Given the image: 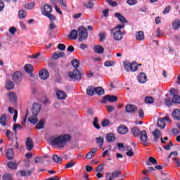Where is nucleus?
Listing matches in <instances>:
<instances>
[{
  "label": "nucleus",
  "mask_w": 180,
  "mask_h": 180,
  "mask_svg": "<svg viewBox=\"0 0 180 180\" xmlns=\"http://www.w3.org/2000/svg\"><path fill=\"white\" fill-rule=\"evenodd\" d=\"M71 136L70 135H64L60 136L57 138L51 139V143L53 146H56L57 148H64L67 143V142L70 141Z\"/></svg>",
  "instance_id": "nucleus-1"
},
{
  "label": "nucleus",
  "mask_w": 180,
  "mask_h": 180,
  "mask_svg": "<svg viewBox=\"0 0 180 180\" xmlns=\"http://www.w3.org/2000/svg\"><path fill=\"white\" fill-rule=\"evenodd\" d=\"M72 66H73L75 69L73 72H70L68 73V76L72 79L79 80L81 79V74L77 68H79V62L77 60H73L71 61Z\"/></svg>",
  "instance_id": "nucleus-2"
},
{
  "label": "nucleus",
  "mask_w": 180,
  "mask_h": 180,
  "mask_svg": "<svg viewBox=\"0 0 180 180\" xmlns=\"http://www.w3.org/2000/svg\"><path fill=\"white\" fill-rule=\"evenodd\" d=\"M124 27V25H118L111 30L112 32L113 39L115 41H121L123 39L124 34L122 32L121 30Z\"/></svg>",
  "instance_id": "nucleus-3"
},
{
  "label": "nucleus",
  "mask_w": 180,
  "mask_h": 180,
  "mask_svg": "<svg viewBox=\"0 0 180 180\" xmlns=\"http://www.w3.org/2000/svg\"><path fill=\"white\" fill-rule=\"evenodd\" d=\"M78 40L79 41H82L88 37V33L86 28L81 27L78 29Z\"/></svg>",
  "instance_id": "nucleus-4"
},
{
  "label": "nucleus",
  "mask_w": 180,
  "mask_h": 180,
  "mask_svg": "<svg viewBox=\"0 0 180 180\" xmlns=\"http://www.w3.org/2000/svg\"><path fill=\"white\" fill-rule=\"evenodd\" d=\"M121 175L120 170H115L112 172H106L105 173V179L106 180H115V179L117 178Z\"/></svg>",
  "instance_id": "nucleus-5"
},
{
  "label": "nucleus",
  "mask_w": 180,
  "mask_h": 180,
  "mask_svg": "<svg viewBox=\"0 0 180 180\" xmlns=\"http://www.w3.org/2000/svg\"><path fill=\"white\" fill-rule=\"evenodd\" d=\"M165 121L167 122H172L171 119L169 117L168 115L164 117L163 118L158 119L157 124L160 127V129H165L166 127Z\"/></svg>",
  "instance_id": "nucleus-6"
},
{
  "label": "nucleus",
  "mask_w": 180,
  "mask_h": 180,
  "mask_svg": "<svg viewBox=\"0 0 180 180\" xmlns=\"http://www.w3.org/2000/svg\"><path fill=\"white\" fill-rule=\"evenodd\" d=\"M41 110V105L39 103H34L32 108V115L37 116Z\"/></svg>",
  "instance_id": "nucleus-7"
},
{
  "label": "nucleus",
  "mask_w": 180,
  "mask_h": 180,
  "mask_svg": "<svg viewBox=\"0 0 180 180\" xmlns=\"http://www.w3.org/2000/svg\"><path fill=\"white\" fill-rule=\"evenodd\" d=\"M22 75L20 72H16L15 73H13V79L17 84L20 83L22 81Z\"/></svg>",
  "instance_id": "nucleus-8"
},
{
  "label": "nucleus",
  "mask_w": 180,
  "mask_h": 180,
  "mask_svg": "<svg viewBox=\"0 0 180 180\" xmlns=\"http://www.w3.org/2000/svg\"><path fill=\"white\" fill-rule=\"evenodd\" d=\"M51 12L52 7L51 5L46 4L43 6V8L41 9V13L43 15H48Z\"/></svg>",
  "instance_id": "nucleus-9"
},
{
  "label": "nucleus",
  "mask_w": 180,
  "mask_h": 180,
  "mask_svg": "<svg viewBox=\"0 0 180 180\" xmlns=\"http://www.w3.org/2000/svg\"><path fill=\"white\" fill-rule=\"evenodd\" d=\"M39 77L42 80H46V79H48L49 77V71L46 70V69H41L39 71Z\"/></svg>",
  "instance_id": "nucleus-10"
},
{
  "label": "nucleus",
  "mask_w": 180,
  "mask_h": 180,
  "mask_svg": "<svg viewBox=\"0 0 180 180\" xmlns=\"http://www.w3.org/2000/svg\"><path fill=\"white\" fill-rule=\"evenodd\" d=\"M32 174L31 170H18L17 176L20 177L29 176Z\"/></svg>",
  "instance_id": "nucleus-11"
},
{
  "label": "nucleus",
  "mask_w": 180,
  "mask_h": 180,
  "mask_svg": "<svg viewBox=\"0 0 180 180\" xmlns=\"http://www.w3.org/2000/svg\"><path fill=\"white\" fill-rule=\"evenodd\" d=\"M137 79L140 84H145L147 82V76L146 73H143V72L139 73Z\"/></svg>",
  "instance_id": "nucleus-12"
},
{
  "label": "nucleus",
  "mask_w": 180,
  "mask_h": 180,
  "mask_svg": "<svg viewBox=\"0 0 180 180\" xmlns=\"http://www.w3.org/2000/svg\"><path fill=\"white\" fill-rule=\"evenodd\" d=\"M139 136L140 138L141 141L142 142H146L148 140V136L147 135L146 131L145 130L141 131Z\"/></svg>",
  "instance_id": "nucleus-13"
},
{
  "label": "nucleus",
  "mask_w": 180,
  "mask_h": 180,
  "mask_svg": "<svg viewBox=\"0 0 180 180\" xmlns=\"http://www.w3.org/2000/svg\"><path fill=\"white\" fill-rule=\"evenodd\" d=\"M105 101H108L109 103H115L117 101V97L115 96H110V95H106L103 98Z\"/></svg>",
  "instance_id": "nucleus-14"
},
{
  "label": "nucleus",
  "mask_w": 180,
  "mask_h": 180,
  "mask_svg": "<svg viewBox=\"0 0 180 180\" xmlns=\"http://www.w3.org/2000/svg\"><path fill=\"white\" fill-rule=\"evenodd\" d=\"M56 97L59 100H65L67 98V94L63 91H56Z\"/></svg>",
  "instance_id": "nucleus-15"
},
{
  "label": "nucleus",
  "mask_w": 180,
  "mask_h": 180,
  "mask_svg": "<svg viewBox=\"0 0 180 180\" xmlns=\"http://www.w3.org/2000/svg\"><path fill=\"white\" fill-rule=\"evenodd\" d=\"M129 131V129L127 127H125L124 125H120L118 128H117V132L120 134H127Z\"/></svg>",
  "instance_id": "nucleus-16"
},
{
  "label": "nucleus",
  "mask_w": 180,
  "mask_h": 180,
  "mask_svg": "<svg viewBox=\"0 0 180 180\" xmlns=\"http://www.w3.org/2000/svg\"><path fill=\"white\" fill-rule=\"evenodd\" d=\"M96 152H97V148H93L91 150H90V152H89L86 155V159H88V160L92 159L94 157Z\"/></svg>",
  "instance_id": "nucleus-17"
},
{
  "label": "nucleus",
  "mask_w": 180,
  "mask_h": 180,
  "mask_svg": "<svg viewBox=\"0 0 180 180\" xmlns=\"http://www.w3.org/2000/svg\"><path fill=\"white\" fill-rule=\"evenodd\" d=\"M34 147V144L33 143L32 139L27 138L26 141V148L28 150H31Z\"/></svg>",
  "instance_id": "nucleus-18"
},
{
  "label": "nucleus",
  "mask_w": 180,
  "mask_h": 180,
  "mask_svg": "<svg viewBox=\"0 0 180 180\" xmlns=\"http://www.w3.org/2000/svg\"><path fill=\"white\" fill-rule=\"evenodd\" d=\"M7 96H8L9 101L11 103H14L17 101V95L13 92H10L7 94Z\"/></svg>",
  "instance_id": "nucleus-19"
},
{
  "label": "nucleus",
  "mask_w": 180,
  "mask_h": 180,
  "mask_svg": "<svg viewBox=\"0 0 180 180\" xmlns=\"http://www.w3.org/2000/svg\"><path fill=\"white\" fill-rule=\"evenodd\" d=\"M135 38L138 41H143L145 39V35L143 31L136 32Z\"/></svg>",
  "instance_id": "nucleus-20"
},
{
  "label": "nucleus",
  "mask_w": 180,
  "mask_h": 180,
  "mask_svg": "<svg viewBox=\"0 0 180 180\" xmlns=\"http://www.w3.org/2000/svg\"><path fill=\"white\" fill-rule=\"evenodd\" d=\"M153 134L154 141L158 142L161 136V131H159L158 129H155V131H153Z\"/></svg>",
  "instance_id": "nucleus-21"
},
{
  "label": "nucleus",
  "mask_w": 180,
  "mask_h": 180,
  "mask_svg": "<svg viewBox=\"0 0 180 180\" xmlns=\"http://www.w3.org/2000/svg\"><path fill=\"white\" fill-rule=\"evenodd\" d=\"M136 109H137L136 107L133 105H126V108H125L126 112L129 113L135 112Z\"/></svg>",
  "instance_id": "nucleus-22"
},
{
  "label": "nucleus",
  "mask_w": 180,
  "mask_h": 180,
  "mask_svg": "<svg viewBox=\"0 0 180 180\" xmlns=\"http://www.w3.org/2000/svg\"><path fill=\"white\" fill-rule=\"evenodd\" d=\"M51 4L56 5L58 2L61 6L67 7L66 0H50Z\"/></svg>",
  "instance_id": "nucleus-23"
},
{
  "label": "nucleus",
  "mask_w": 180,
  "mask_h": 180,
  "mask_svg": "<svg viewBox=\"0 0 180 180\" xmlns=\"http://www.w3.org/2000/svg\"><path fill=\"white\" fill-rule=\"evenodd\" d=\"M172 117L175 120H180V110L179 109H176L173 111V112H172Z\"/></svg>",
  "instance_id": "nucleus-24"
},
{
  "label": "nucleus",
  "mask_w": 180,
  "mask_h": 180,
  "mask_svg": "<svg viewBox=\"0 0 180 180\" xmlns=\"http://www.w3.org/2000/svg\"><path fill=\"white\" fill-rule=\"evenodd\" d=\"M6 156L8 160H13L14 158L13 150L11 148H9L8 150H7L6 153Z\"/></svg>",
  "instance_id": "nucleus-25"
},
{
  "label": "nucleus",
  "mask_w": 180,
  "mask_h": 180,
  "mask_svg": "<svg viewBox=\"0 0 180 180\" xmlns=\"http://www.w3.org/2000/svg\"><path fill=\"white\" fill-rule=\"evenodd\" d=\"M124 148L125 150H127L126 154L128 157H132L134 155V151H133L132 148L131 146H125Z\"/></svg>",
  "instance_id": "nucleus-26"
},
{
  "label": "nucleus",
  "mask_w": 180,
  "mask_h": 180,
  "mask_svg": "<svg viewBox=\"0 0 180 180\" xmlns=\"http://www.w3.org/2000/svg\"><path fill=\"white\" fill-rule=\"evenodd\" d=\"M8 111L11 114H14L13 115V122H16L17 120V117H18V111L16 110H15L12 107H9L8 108Z\"/></svg>",
  "instance_id": "nucleus-27"
},
{
  "label": "nucleus",
  "mask_w": 180,
  "mask_h": 180,
  "mask_svg": "<svg viewBox=\"0 0 180 180\" xmlns=\"http://www.w3.org/2000/svg\"><path fill=\"white\" fill-rule=\"evenodd\" d=\"M131 133H132L133 136H134L135 137H139V134L141 133V131H140V130L138 127H134L131 129Z\"/></svg>",
  "instance_id": "nucleus-28"
},
{
  "label": "nucleus",
  "mask_w": 180,
  "mask_h": 180,
  "mask_svg": "<svg viewBox=\"0 0 180 180\" xmlns=\"http://www.w3.org/2000/svg\"><path fill=\"white\" fill-rule=\"evenodd\" d=\"M68 37L69 39H76L78 37V32L75 30H72Z\"/></svg>",
  "instance_id": "nucleus-29"
},
{
  "label": "nucleus",
  "mask_w": 180,
  "mask_h": 180,
  "mask_svg": "<svg viewBox=\"0 0 180 180\" xmlns=\"http://www.w3.org/2000/svg\"><path fill=\"white\" fill-rule=\"evenodd\" d=\"M0 124L3 127H6L7 124V121H6V114H3L1 117H0Z\"/></svg>",
  "instance_id": "nucleus-30"
},
{
  "label": "nucleus",
  "mask_w": 180,
  "mask_h": 180,
  "mask_svg": "<svg viewBox=\"0 0 180 180\" xmlns=\"http://www.w3.org/2000/svg\"><path fill=\"white\" fill-rule=\"evenodd\" d=\"M94 51L96 53L98 54H103L104 51V49L101 46L97 45L94 47Z\"/></svg>",
  "instance_id": "nucleus-31"
},
{
  "label": "nucleus",
  "mask_w": 180,
  "mask_h": 180,
  "mask_svg": "<svg viewBox=\"0 0 180 180\" xmlns=\"http://www.w3.org/2000/svg\"><path fill=\"white\" fill-rule=\"evenodd\" d=\"M15 87L14 83L10 80L6 81V89H13Z\"/></svg>",
  "instance_id": "nucleus-32"
},
{
  "label": "nucleus",
  "mask_w": 180,
  "mask_h": 180,
  "mask_svg": "<svg viewBox=\"0 0 180 180\" xmlns=\"http://www.w3.org/2000/svg\"><path fill=\"white\" fill-rule=\"evenodd\" d=\"M96 94V88L93 86H89L87 89V94L90 96H94Z\"/></svg>",
  "instance_id": "nucleus-33"
},
{
  "label": "nucleus",
  "mask_w": 180,
  "mask_h": 180,
  "mask_svg": "<svg viewBox=\"0 0 180 180\" xmlns=\"http://www.w3.org/2000/svg\"><path fill=\"white\" fill-rule=\"evenodd\" d=\"M35 6V2L34 1H30L27 4H25V8L27 10H32Z\"/></svg>",
  "instance_id": "nucleus-34"
},
{
  "label": "nucleus",
  "mask_w": 180,
  "mask_h": 180,
  "mask_svg": "<svg viewBox=\"0 0 180 180\" xmlns=\"http://www.w3.org/2000/svg\"><path fill=\"white\" fill-rule=\"evenodd\" d=\"M106 140L108 142L115 141V136L114 134L110 133V134H107Z\"/></svg>",
  "instance_id": "nucleus-35"
},
{
  "label": "nucleus",
  "mask_w": 180,
  "mask_h": 180,
  "mask_svg": "<svg viewBox=\"0 0 180 180\" xmlns=\"http://www.w3.org/2000/svg\"><path fill=\"white\" fill-rule=\"evenodd\" d=\"M115 17L118 18L120 22L122 23H125L127 21L124 16H122L120 13H115Z\"/></svg>",
  "instance_id": "nucleus-36"
},
{
  "label": "nucleus",
  "mask_w": 180,
  "mask_h": 180,
  "mask_svg": "<svg viewBox=\"0 0 180 180\" xmlns=\"http://www.w3.org/2000/svg\"><path fill=\"white\" fill-rule=\"evenodd\" d=\"M124 67L127 72H131V63H129V61H125L124 62Z\"/></svg>",
  "instance_id": "nucleus-37"
},
{
  "label": "nucleus",
  "mask_w": 180,
  "mask_h": 180,
  "mask_svg": "<svg viewBox=\"0 0 180 180\" xmlns=\"http://www.w3.org/2000/svg\"><path fill=\"white\" fill-rule=\"evenodd\" d=\"M28 122L35 124L38 122L37 115H33L28 118Z\"/></svg>",
  "instance_id": "nucleus-38"
},
{
  "label": "nucleus",
  "mask_w": 180,
  "mask_h": 180,
  "mask_svg": "<svg viewBox=\"0 0 180 180\" xmlns=\"http://www.w3.org/2000/svg\"><path fill=\"white\" fill-rule=\"evenodd\" d=\"M95 94L98 96H103L104 94V90L101 86L95 88Z\"/></svg>",
  "instance_id": "nucleus-39"
},
{
  "label": "nucleus",
  "mask_w": 180,
  "mask_h": 180,
  "mask_svg": "<svg viewBox=\"0 0 180 180\" xmlns=\"http://www.w3.org/2000/svg\"><path fill=\"white\" fill-rule=\"evenodd\" d=\"M44 124H45L44 119L40 120L39 124L36 125V129H44Z\"/></svg>",
  "instance_id": "nucleus-40"
},
{
  "label": "nucleus",
  "mask_w": 180,
  "mask_h": 180,
  "mask_svg": "<svg viewBox=\"0 0 180 180\" xmlns=\"http://www.w3.org/2000/svg\"><path fill=\"white\" fill-rule=\"evenodd\" d=\"M180 27V20H175L174 22H173V29L174 30H179Z\"/></svg>",
  "instance_id": "nucleus-41"
},
{
  "label": "nucleus",
  "mask_w": 180,
  "mask_h": 180,
  "mask_svg": "<svg viewBox=\"0 0 180 180\" xmlns=\"http://www.w3.org/2000/svg\"><path fill=\"white\" fill-rule=\"evenodd\" d=\"M27 15L26 12L24 10H20L18 12V16L20 19H25Z\"/></svg>",
  "instance_id": "nucleus-42"
},
{
  "label": "nucleus",
  "mask_w": 180,
  "mask_h": 180,
  "mask_svg": "<svg viewBox=\"0 0 180 180\" xmlns=\"http://www.w3.org/2000/svg\"><path fill=\"white\" fill-rule=\"evenodd\" d=\"M104 166H105V164L104 163H102V164H100L98 165L96 168V172H103V169H104Z\"/></svg>",
  "instance_id": "nucleus-43"
},
{
  "label": "nucleus",
  "mask_w": 180,
  "mask_h": 180,
  "mask_svg": "<svg viewBox=\"0 0 180 180\" xmlns=\"http://www.w3.org/2000/svg\"><path fill=\"white\" fill-rule=\"evenodd\" d=\"M7 166H8L10 169H15L18 167V164L14 162H10L7 163Z\"/></svg>",
  "instance_id": "nucleus-44"
},
{
  "label": "nucleus",
  "mask_w": 180,
  "mask_h": 180,
  "mask_svg": "<svg viewBox=\"0 0 180 180\" xmlns=\"http://www.w3.org/2000/svg\"><path fill=\"white\" fill-rule=\"evenodd\" d=\"M116 64L115 60H106L104 63L105 67H111Z\"/></svg>",
  "instance_id": "nucleus-45"
},
{
  "label": "nucleus",
  "mask_w": 180,
  "mask_h": 180,
  "mask_svg": "<svg viewBox=\"0 0 180 180\" xmlns=\"http://www.w3.org/2000/svg\"><path fill=\"white\" fill-rule=\"evenodd\" d=\"M33 70V67L30 64H27L25 66V71H26L27 73H31Z\"/></svg>",
  "instance_id": "nucleus-46"
},
{
  "label": "nucleus",
  "mask_w": 180,
  "mask_h": 180,
  "mask_svg": "<svg viewBox=\"0 0 180 180\" xmlns=\"http://www.w3.org/2000/svg\"><path fill=\"white\" fill-rule=\"evenodd\" d=\"M53 160L56 162V163H60L63 161V158L58 157V155H55L53 157Z\"/></svg>",
  "instance_id": "nucleus-47"
},
{
  "label": "nucleus",
  "mask_w": 180,
  "mask_h": 180,
  "mask_svg": "<svg viewBox=\"0 0 180 180\" xmlns=\"http://www.w3.org/2000/svg\"><path fill=\"white\" fill-rule=\"evenodd\" d=\"M138 69H139V66L137 65L136 63H131V71L135 72V71H137Z\"/></svg>",
  "instance_id": "nucleus-48"
},
{
  "label": "nucleus",
  "mask_w": 180,
  "mask_h": 180,
  "mask_svg": "<svg viewBox=\"0 0 180 180\" xmlns=\"http://www.w3.org/2000/svg\"><path fill=\"white\" fill-rule=\"evenodd\" d=\"M98 122L99 120L98 118H95L94 121L93 122V126H94L97 129H101V125H99Z\"/></svg>",
  "instance_id": "nucleus-49"
},
{
  "label": "nucleus",
  "mask_w": 180,
  "mask_h": 180,
  "mask_svg": "<svg viewBox=\"0 0 180 180\" xmlns=\"http://www.w3.org/2000/svg\"><path fill=\"white\" fill-rule=\"evenodd\" d=\"M172 101L174 103L179 104L180 103V96L179 95H174Z\"/></svg>",
  "instance_id": "nucleus-50"
},
{
  "label": "nucleus",
  "mask_w": 180,
  "mask_h": 180,
  "mask_svg": "<svg viewBox=\"0 0 180 180\" xmlns=\"http://www.w3.org/2000/svg\"><path fill=\"white\" fill-rule=\"evenodd\" d=\"M94 6V4L91 1H86L84 3V7L87 8H92Z\"/></svg>",
  "instance_id": "nucleus-51"
},
{
  "label": "nucleus",
  "mask_w": 180,
  "mask_h": 180,
  "mask_svg": "<svg viewBox=\"0 0 180 180\" xmlns=\"http://www.w3.org/2000/svg\"><path fill=\"white\" fill-rule=\"evenodd\" d=\"M145 101L147 104H152L154 102V99L153 97H146Z\"/></svg>",
  "instance_id": "nucleus-52"
},
{
  "label": "nucleus",
  "mask_w": 180,
  "mask_h": 180,
  "mask_svg": "<svg viewBox=\"0 0 180 180\" xmlns=\"http://www.w3.org/2000/svg\"><path fill=\"white\" fill-rule=\"evenodd\" d=\"M110 124V120L108 119H105L102 121L101 125L103 127L108 126Z\"/></svg>",
  "instance_id": "nucleus-53"
},
{
  "label": "nucleus",
  "mask_w": 180,
  "mask_h": 180,
  "mask_svg": "<svg viewBox=\"0 0 180 180\" xmlns=\"http://www.w3.org/2000/svg\"><path fill=\"white\" fill-rule=\"evenodd\" d=\"M96 143L99 146H102L103 145V139L101 137L99 138H96Z\"/></svg>",
  "instance_id": "nucleus-54"
},
{
  "label": "nucleus",
  "mask_w": 180,
  "mask_h": 180,
  "mask_svg": "<svg viewBox=\"0 0 180 180\" xmlns=\"http://www.w3.org/2000/svg\"><path fill=\"white\" fill-rule=\"evenodd\" d=\"M148 162L152 163V165H157L158 164V160L155 158H153V157H150L148 158Z\"/></svg>",
  "instance_id": "nucleus-55"
},
{
  "label": "nucleus",
  "mask_w": 180,
  "mask_h": 180,
  "mask_svg": "<svg viewBox=\"0 0 180 180\" xmlns=\"http://www.w3.org/2000/svg\"><path fill=\"white\" fill-rule=\"evenodd\" d=\"M22 129V125H20V124H14L13 127V130L15 131V133L17 129L21 130Z\"/></svg>",
  "instance_id": "nucleus-56"
},
{
  "label": "nucleus",
  "mask_w": 180,
  "mask_h": 180,
  "mask_svg": "<svg viewBox=\"0 0 180 180\" xmlns=\"http://www.w3.org/2000/svg\"><path fill=\"white\" fill-rule=\"evenodd\" d=\"M98 37H99L100 40H101V41H103L105 40V39L106 38V33L101 32L98 34Z\"/></svg>",
  "instance_id": "nucleus-57"
},
{
  "label": "nucleus",
  "mask_w": 180,
  "mask_h": 180,
  "mask_svg": "<svg viewBox=\"0 0 180 180\" xmlns=\"http://www.w3.org/2000/svg\"><path fill=\"white\" fill-rule=\"evenodd\" d=\"M45 16L48 17L49 19L51 22H53V21H54V20H56V17L54 16V15H53L52 14H51V13H49L48 15H45Z\"/></svg>",
  "instance_id": "nucleus-58"
},
{
  "label": "nucleus",
  "mask_w": 180,
  "mask_h": 180,
  "mask_svg": "<svg viewBox=\"0 0 180 180\" xmlns=\"http://www.w3.org/2000/svg\"><path fill=\"white\" fill-rule=\"evenodd\" d=\"M127 3L129 6H135L137 4V0H127Z\"/></svg>",
  "instance_id": "nucleus-59"
},
{
  "label": "nucleus",
  "mask_w": 180,
  "mask_h": 180,
  "mask_svg": "<svg viewBox=\"0 0 180 180\" xmlns=\"http://www.w3.org/2000/svg\"><path fill=\"white\" fill-rule=\"evenodd\" d=\"M3 179L4 180H13V179L12 178V176L8 174L3 176Z\"/></svg>",
  "instance_id": "nucleus-60"
},
{
  "label": "nucleus",
  "mask_w": 180,
  "mask_h": 180,
  "mask_svg": "<svg viewBox=\"0 0 180 180\" xmlns=\"http://www.w3.org/2000/svg\"><path fill=\"white\" fill-rule=\"evenodd\" d=\"M57 49L60 51H64L66 49V46L63 44H58Z\"/></svg>",
  "instance_id": "nucleus-61"
},
{
  "label": "nucleus",
  "mask_w": 180,
  "mask_h": 180,
  "mask_svg": "<svg viewBox=\"0 0 180 180\" xmlns=\"http://www.w3.org/2000/svg\"><path fill=\"white\" fill-rule=\"evenodd\" d=\"M75 165V162H69L66 165H65V168L66 169H69V168H72Z\"/></svg>",
  "instance_id": "nucleus-62"
},
{
  "label": "nucleus",
  "mask_w": 180,
  "mask_h": 180,
  "mask_svg": "<svg viewBox=\"0 0 180 180\" xmlns=\"http://www.w3.org/2000/svg\"><path fill=\"white\" fill-rule=\"evenodd\" d=\"M11 136H12V133L11 132V131L10 130H6V136L7 137V139H8L10 140Z\"/></svg>",
  "instance_id": "nucleus-63"
},
{
  "label": "nucleus",
  "mask_w": 180,
  "mask_h": 180,
  "mask_svg": "<svg viewBox=\"0 0 180 180\" xmlns=\"http://www.w3.org/2000/svg\"><path fill=\"white\" fill-rule=\"evenodd\" d=\"M9 32L11 34H15V33L17 32V29L15 27H11L9 29Z\"/></svg>",
  "instance_id": "nucleus-64"
}]
</instances>
